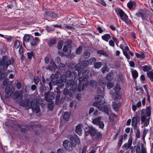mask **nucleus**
Here are the masks:
<instances>
[{"instance_id":"51","label":"nucleus","mask_w":153,"mask_h":153,"mask_svg":"<svg viewBox=\"0 0 153 153\" xmlns=\"http://www.w3.org/2000/svg\"><path fill=\"white\" fill-rule=\"evenodd\" d=\"M72 42V41L71 40H68L66 41L65 42V45L67 46L68 47V46H69L70 44H71Z\"/></svg>"},{"instance_id":"45","label":"nucleus","mask_w":153,"mask_h":153,"mask_svg":"<svg viewBox=\"0 0 153 153\" xmlns=\"http://www.w3.org/2000/svg\"><path fill=\"white\" fill-rule=\"evenodd\" d=\"M102 72L103 73H105L106 72H108V69L107 68V66H104L102 68Z\"/></svg>"},{"instance_id":"9","label":"nucleus","mask_w":153,"mask_h":153,"mask_svg":"<svg viewBox=\"0 0 153 153\" xmlns=\"http://www.w3.org/2000/svg\"><path fill=\"white\" fill-rule=\"evenodd\" d=\"M114 89L115 91V92L111 94L112 97L114 100L120 99L121 96L119 94V91L120 90L119 85L117 84L116 85Z\"/></svg>"},{"instance_id":"31","label":"nucleus","mask_w":153,"mask_h":153,"mask_svg":"<svg viewBox=\"0 0 153 153\" xmlns=\"http://www.w3.org/2000/svg\"><path fill=\"white\" fill-rule=\"evenodd\" d=\"M132 76L134 78H136L138 76L137 72L135 70H132L131 71Z\"/></svg>"},{"instance_id":"58","label":"nucleus","mask_w":153,"mask_h":153,"mask_svg":"<svg viewBox=\"0 0 153 153\" xmlns=\"http://www.w3.org/2000/svg\"><path fill=\"white\" fill-rule=\"evenodd\" d=\"M109 45L112 47H114V43L113 41L110 40L109 42Z\"/></svg>"},{"instance_id":"36","label":"nucleus","mask_w":153,"mask_h":153,"mask_svg":"<svg viewBox=\"0 0 153 153\" xmlns=\"http://www.w3.org/2000/svg\"><path fill=\"white\" fill-rule=\"evenodd\" d=\"M82 47L81 46H79L76 50V54H79L82 52Z\"/></svg>"},{"instance_id":"62","label":"nucleus","mask_w":153,"mask_h":153,"mask_svg":"<svg viewBox=\"0 0 153 153\" xmlns=\"http://www.w3.org/2000/svg\"><path fill=\"white\" fill-rule=\"evenodd\" d=\"M3 85L4 86H6L8 83V80L7 79H5L3 82Z\"/></svg>"},{"instance_id":"7","label":"nucleus","mask_w":153,"mask_h":153,"mask_svg":"<svg viewBox=\"0 0 153 153\" xmlns=\"http://www.w3.org/2000/svg\"><path fill=\"white\" fill-rule=\"evenodd\" d=\"M94 105L96 106L99 110L105 112L109 116L110 121L111 122L114 121V117H115L116 116L115 115L110 111H109L108 108L106 106H103L102 108L99 106L96 103H94Z\"/></svg>"},{"instance_id":"34","label":"nucleus","mask_w":153,"mask_h":153,"mask_svg":"<svg viewBox=\"0 0 153 153\" xmlns=\"http://www.w3.org/2000/svg\"><path fill=\"white\" fill-rule=\"evenodd\" d=\"M70 115V114L68 112H65L63 115V118L66 120H68L69 116Z\"/></svg>"},{"instance_id":"19","label":"nucleus","mask_w":153,"mask_h":153,"mask_svg":"<svg viewBox=\"0 0 153 153\" xmlns=\"http://www.w3.org/2000/svg\"><path fill=\"white\" fill-rule=\"evenodd\" d=\"M127 6L130 9H134L136 6V3L134 1H130L127 4Z\"/></svg>"},{"instance_id":"4","label":"nucleus","mask_w":153,"mask_h":153,"mask_svg":"<svg viewBox=\"0 0 153 153\" xmlns=\"http://www.w3.org/2000/svg\"><path fill=\"white\" fill-rule=\"evenodd\" d=\"M63 76H61L60 79L58 80V77L57 74H52L51 77V82L49 83L50 87L51 88L52 85H56L59 87L61 88L63 86L64 83L66 81V79L63 78Z\"/></svg>"},{"instance_id":"10","label":"nucleus","mask_w":153,"mask_h":153,"mask_svg":"<svg viewBox=\"0 0 153 153\" xmlns=\"http://www.w3.org/2000/svg\"><path fill=\"white\" fill-rule=\"evenodd\" d=\"M95 100L97 101V102H95L94 103L93 105L94 106H95L94 105V104L95 103H96L99 106L102 108L103 106H100V105L103 104L105 102V99L103 97L100 95H98L95 97Z\"/></svg>"},{"instance_id":"38","label":"nucleus","mask_w":153,"mask_h":153,"mask_svg":"<svg viewBox=\"0 0 153 153\" xmlns=\"http://www.w3.org/2000/svg\"><path fill=\"white\" fill-rule=\"evenodd\" d=\"M32 109L33 111L36 113H38L39 112L40 110L39 107L37 105H36L34 108L33 107Z\"/></svg>"},{"instance_id":"50","label":"nucleus","mask_w":153,"mask_h":153,"mask_svg":"<svg viewBox=\"0 0 153 153\" xmlns=\"http://www.w3.org/2000/svg\"><path fill=\"white\" fill-rule=\"evenodd\" d=\"M34 80L35 84L37 85L38 83L39 82V79L38 77L35 76L34 78Z\"/></svg>"},{"instance_id":"5","label":"nucleus","mask_w":153,"mask_h":153,"mask_svg":"<svg viewBox=\"0 0 153 153\" xmlns=\"http://www.w3.org/2000/svg\"><path fill=\"white\" fill-rule=\"evenodd\" d=\"M14 62V60L13 57L9 59L6 56H3L2 58L0 57V66H3V69L4 70H6L9 65H13Z\"/></svg>"},{"instance_id":"49","label":"nucleus","mask_w":153,"mask_h":153,"mask_svg":"<svg viewBox=\"0 0 153 153\" xmlns=\"http://www.w3.org/2000/svg\"><path fill=\"white\" fill-rule=\"evenodd\" d=\"M136 136L137 138H139L140 137V131L139 129H137Z\"/></svg>"},{"instance_id":"43","label":"nucleus","mask_w":153,"mask_h":153,"mask_svg":"<svg viewBox=\"0 0 153 153\" xmlns=\"http://www.w3.org/2000/svg\"><path fill=\"white\" fill-rule=\"evenodd\" d=\"M83 55L85 58H87L90 56V53L88 52L85 51L84 52Z\"/></svg>"},{"instance_id":"28","label":"nucleus","mask_w":153,"mask_h":153,"mask_svg":"<svg viewBox=\"0 0 153 153\" xmlns=\"http://www.w3.org/2000/svg\"><path fill=\"white\" fill-rule=\"evenodd\" d=\"M147 74L151 81L153 82V73L152 71L147 72Z\"/></svg>"},{"instance_id":"3","label":"nucleus","mask_w":153,"mask_h":153,"mask_svg":"<svg viewBox=\"0 0 153 153\" xmlns=\"http://www.w3.org/2000/svg\"><path fill=\"white\" fill-rule=\"evenodd\" d=\"M80 141L79 138L76 136L75 139L73 136H71L70 142L69 143L68 140H64L62 144L63 146L65 149L69 152L71 151L73 149V147L76 146V144H79Z\"/></svg>"},{"instance_id":"59","label":"nucleus","mask_w":153,"mask_h":153,"mask_svg":"<svg viewBox=\"0 0 153 153\" xmlns=\"http://www.w3.org/2000/svg\"><path fill=\"white\" fill-rule=\"evenodd\" d=\"M131 146V145L128 144V143H125L124 145V147L126 149H128L129 148H130Z\"/></svg>"},{"instance_id":"26","label":"nucleus","mask_w":153,"mask_h":153,"mask_svg":"<svg viewBox=\"0 0 153 153\" xmlns=\"http://www.w3.org/2000/svg\"><path fill=\"white\" fill-rule=\"evenodd\" d=\"M120 105V104L119 103H117L115 102H114L112 104L113 109L117 111H118L119 107Z\"/></svg>"},{"instance_id":"41","label":"nucleus","mask_w":153,"mask_h":153,"mask_svg":"<svg viewBox=\"0 0 153 153\" xmlns=\"http://www.w3.org/2000/svg\"><path fill=\"white\" fill-rule=\"evenodd\" d=\"M148 132V130L146 128H144L143 132V138L144 139L145 137Z\"/></svg>"},{"instance_id":"13","label":"nucleus","mask_w":153,"mask_h":153,"mask_svg":"<svg viewBox=\"0 0 153 153\" xmlns=\"http://www.w3.org/2000/svg\"><path fill=\"white\" fill-rule=\"evenodd\" d=\"M14 89H11L10 87H7L5 89V92L6 94V97L8 98L10 97L14 91Z\"/></svg>"},{"instance_id":"61","label":"nucleus","mask_w":153,"mask_h":153,"mask_svg":"<svg viewBox=\"0 0 153 153\" xmlns=\"http://www.w3.org/2000/svg\"><path fill=\"white\" fill-rule=\"evenodd\" d=\"M99 2L104 6H105L106 5V3L103 0H99Z\"/></svg>"},{"instance_id":"12","label":"nucleus","mask_w":153,"mask_h":153,"mask_svg":"<svg viewBox=\"0 0 153 153\" xmlns=\"http://www.w3.org/2000/svg\"><path fill=\"white\" fill-rule=\"evenodd\" d=\"M44 95L45 100L48 102L50 101L51 100L53 99L54 97V94L52 92L45 93Z\"/></svg>"},{"instance_id":"39","label":"nucleus","mask_w":153,"mask_h":153,"mask_svg":"<svg viewBox=\"0 0 153 153\" xmlns=\"http://www.w3.org/2000/svg\"><path fill=\"white\" fill-rule=\"evenodd\" d=\"M56 43V40L54 39H52L50 40L48 44L51 46H52Z\"/></svg>"},{"instance_id":"40","label":"nucleus","mask_w":153,"mask_h":153,"mask_svg":"<svg viewBox=\"0 0 153 153\" xmlns=\"http://www.w3.org/2000/svg\"><path fill=\"white\" fill-rule=\"evenodd\" d=\"M30 44L32 46H35L37 44V42L33 38H31L30 39Z\"/></svg>"},{"instance_id":"60","label":"nucleus","mask_w":153,"mask_h":153,"mask_svg":"<svg viewBox=\"0 0 153 153\" xmlns=\"http://www.w3.org/2000/svg\"><path fill=\"white\" fill-rule=\"evenodd\" d=\"M16 86L17 88L18 89H19L21 88V84L20 82H18L16 85Z\"/></svg>"},{"instance_id":"6","label":"nucleus","mask_w":153,"mask_h":153,"mask_svg":"<svg viewBox=\"0 0 153 153\" xmlns=\"http://www.w3.org/2000/svg\"><path fill=\"white\" fill-rule=\"evenodd\" d=\"M115 11L118 15H119L121 19L127 24L130 25L132 23V21L128 18V16L121 8L116 7Z\"/></svg>"},{"instance_id":"46","label":"nucleus","mask_w":153,"mask_h":153,"mask_svg":"<svg viewBox=\"0 0 153 153\" xmlns=\"http://www.w3.org/2000/svg\"><path fill=\"white\" fill-rule=\"evenodd\" d=\"M63 42L62 41H60L59 42L58 45H57V48L59 49H61L62 48L63 45Z\"/></svg>"},{"instance_id":"14","label":"nucleus","mask_w":153,"mask_h":153,"mask_svg":"<svg viewBox=\"0 0 153 153\" xmlns=\"http://www.w3.org/2000/svg\"><path fill=\"white\" fill-rule=\"evenodd\" d=\"M74 83V81L73 79H70L67 81L66 84V86L68 88L71 85H72V88H74V89L73 90V91H74L76 89V85H73V84Z\"/></svg>"},{"instance_id":"53","label":"nucleus","mask_w":153,"mask_h":153,"mask_svg":"<svg viewBox=\"0 0 153 153\" xmlns=\"http://www.w3.org/2000/svg\"><path fill=\"white\" fill-rule=\"evenodd\" d=\"M123 53L128 59H130V57L126 51H123Z\"/></svg>"},{"instance_id":"48","label":"nucleus","mask_w":153,"mask_h":153,"mask_svg":"<svg viewBox=\"0 0 153 153\" xmlns=\"http://www.w3.org/2000/svg\"><path fill=\"white\" fill-rule=\"evenodd\" d=\"M96 84V82L94 80H91L90 81V85L92 87L95 86Z\"/></svg>"},{"instance_id":"11","label":"nucleus","mask_w":153,"mask_h":153,"mask_svg":"<svg viewBox=\"0 0 153 153\" xmlns=\"http://www.w3.org/2000/svg\"><path fill=\"white\" fill-rule=\"evenodd\" d=\"M87 132L91 137H94L95 135L97 130L96 128L92 126H88L87 128Z\"/></svg>"},{"instance_id":"44","label":"nucleus","mask_w":153,"mask_h":153,"mask_svg":"<svg viewBox=\"0 0 153 153\" xmlns=\"http://www.w3.org/2000/svg\"><path fill=\"white\" fill-rule=\"evenodd\" d=\"M123 135H121L119 138L118 142V145L119 146H120L123 143Z\"/></svg>"},{"instance_id":"25","label":"nucleus","mask_w":153,"mask_h":153,"mask_svg":"<svg viewBox=\"0 0 153 153\" xmlns=\"http://www.w3.org/2000/svg\"><path fill=\"white\" fill-rule=\"evenodd\" d=\"M102 39L108 42L111 38V36L109 34H105L102 36Z\"/></svg>"},{"instance_id":"35","label":"nucleus","mask_w":153,"mask_h":153,"mask_svg":"<svg viewBox=\"0 0 153 153\" xmlns=\"http://www.w3.org/2000/svg\"><path fill=\"white\" fill-rule=\"evenodd\" d=\"M14 46L16 48H19L20 46V43L19 42L18 40H16L15 41Z\"/></svg>"},{"instance_id":"22","label":"nucleus","mask_w":153,"mask_h":153,"mask_svg":"<svg viewBox=\"0 0 153 153\" xmlns=\"http://www.w3.org/2000/svg\"><path fill=\"white\" fill-rule=\"evenodd\" d=\"M141 105V101H139L137 103L136 105L133 104L132 105V108L133 111H135L137 109V108H139Z\"/></svg>"},{"instance_id":"56","label":"nucleus","mask_w":153,"mask_h":153,"mask_svg":"<svg viewBox=\"0 0 153 153\" xmlns=\"http://www.w3.org/2000/svg\"><path fill=\"white\" fill-rule=\"evenodd\" d=\"M28 57L29 59H31L33 56V52L31 51L30 52H28L27 53Z\"/></svg>"},{"instance_id":"64","label":"nucleus","mask_w":153,"mask_h":153,"mask_svg":"<svg viewBox=\"0 0 153 153\" xmlns=\"http://www.w3.org/2000/svg\"><path fill=\"white\" fill-rule=\"evenodd\" d=\"M48 108L50 110H52L53 108V105L52 104H49L48 105Z\"/></svg>"},{"instance_id":"32","label":"nucleus","mask_w":153,"mask_h":153,"mask_svg":"<svg viewBox=\"0 0 153 153\" xmlns=\"http://www.w3.org/2000/svg\"><path fill=\"white\" fill-rule=\"evenodd\" d=\"M102 65V63L100 62L95 63L94 65L95 68L98 69L100 68Z\"/></svg>"},{"instance_id":"42","label":"nucleus","mask_w":153,"mask_h":153,"mask_svg":"<svg viewBox=\"0 0 153 153\" xmlns=\"http://www.w3.org/2000/svg\"><path fill=\"white\" fill-rule=\"evenodd\" d=\"M59 69L60 70H65V65L64 64L60 63L58 65Z\"/></svg>"},{"instance_id":"30","label":"nucleus","mask_w":153,"mask_h":153,"mask_svg":"<svg viewBox=\"0 0 153 153\" xmlns=\"http://www.w3.org/2000/svg\"><path fill=\"white\" fill-rule=\"evenodd\" d=\"M71 72L69 70H67L66 72L65 76L63 75L64 76V77L62 79H63V78H65L66 79V78H68L71 76Z\"/></svg>"},{"instance_id":"63","label":"nucleus","mask_w":153,"mask_h":153,"mask_svg":"<svg viewBox=\"0 0 153 153\" xmlns=\"http://www.w3.org/2000/svg\"><path fill=\"white\" fill-rule=\"evenodd\" d=\"M129 63L131 67H135L134 63L133 61H129Z\"/></svg>"},{"instance_id":"8","label":"nucleus","mask_w":153,"mask_h":153,"mask_svg":"<svg viewBox=\"0 0 153 153\" xmlns=\"http://www.w3.org/2000/svg\"><path fill=\"white\" fill-rule=\"evenodd\" d=\"M79 83L78 86V90L79 92H81L83 89L84 87H86L88 85V82H86L85 83V85H84L85 81H87L88 78V76L87 75L83 76L82 77H79Z\"/></svg>"},{"instance_id":"27","label":"nucleus","mask_w":153,"mask_h":153,"mask_svg":"<svg viewBox=\"0 0 153 153\" xmlns=\"http://www.w3.org/2000/svg\"><path fill=\"white\" fill-rule=\"evenodd\" d=\"M99 84L102 86L103 90H104V88L105 87L106 83L105 80L103 79H100L99 81Z\"/></svg>"},{"instance_id":"52","label":"nucleus","mask_w":153,"mask_h":153,"mask_svg":"<svg viewBox=\"0 0 153 153\" xmlns=\"http://www.w3.org/2000/svg\"><path fill=\"white\" fill-rule=\"evenodd\" d=\"M141 153H146V150L143 144H141Z\"/></svg>"},{"instance_id":"17","label":"nucleus","mask_w":153,"mask_h":153,"mask_svg":"<svg viewBox=\"0 0 153 153\" xmlns=\"http://www.w3.org/2000/svg\"><path fill=\"white\" fill-rule=\"evenodd\" d=\"M56 68L57 66L54 61H51L49 65L47 67L46 69L52 71L53 69H55Z\"/></svg>"},{"instance_id":"23","label":"nucleus","mask_w":153,"mask_h":153,"mask_svg":"<svg viewBox=\"0 0 153 153\" xmlns=\"http://www.w3.org/2000/svg\"><path fill=\"white\" fill-rule=\"evenodd\" d=\"M102 118L100 117L95 118L92 119V123L95 125H97L99 122L101 120Z\"/></svg>"},{"instance_id":"54","label":"nucleus","mask_w":153,"mask_h":153,"mask_svg":"<svg viewBox=\"0 0 153 153\" xmlns=\"http://www.w3.org/2000/svg\"><path fill=\"white\" fill-rule=\"evenodd\" d=\"M113 86V83L111 82H108L107 85V88L108 89H109L112 88Z\"/></svg>"},{"instance_id":"57","label":"nucleus","mask_w":153,"mask_h":153,"mask_svg":"<svg viewBox=\"0 0 153 153\" xmlns=\"http://www.w3.org/2000/svg\"><path fill=\"white\" fill-rule=\"evenodd\" d=\"M65 150L63 149H59L57 150V153H65Z\"/></svg>"},{"instance_id":"1","label":"nucleus","mask_w":153,"mask_h":153,"mask_svg":"<svg viewBox=\"0 0 153 153\" xmlns=\"http://www.w3.org/2000/svg\"><path fill=\"white\" fill-rule=\"evenodd\" d=\"M140 114L141 123H143L144 126H147L149 124L151 115V107L150 106L147 107L146 109H142L140 111H138L137 114Z\"/></svg>"},{"instance_id":"2","label":"nucleus","mask_w":153,"mask_h":153,"mask_svg":"<svg viewBox=\"0 0 153 153\" xmlns=\"http://www.w3.org/2000/svg\"><path fill=\"white\" fill-rule=\"evenodd\" d=\"M22 93L21 91H16L12 95V99L15 100L17 102L20 103V105L25 106L27 109L30 108L32 107V102H29L28 100H26L24 102H22Z\"/></svg>"},{"instance_id":"21","label":"nucleus","mask_w":153,"mask_h":153,"mask_svg":"<svg viewBox=\"0 0 153 153\" xmlns=\"http://www.w3.org/2000/svg\"><path fill=\"white\" fill-rule=\"evenodd\" d=\"M96 59L94 57L90 58L89 60H86L85 61V63H88L89 65H92L94 64L96 62Z\"/></svg>"},{"instance_id":"20","label":"nucleus","mask_w":153,"mask_h":153,"mask_svg":"<svg viewBox=\"0 0 153 153\" xmlns=\"http://www.w3.org/2000/svg\"><path fill=\"white\" fill-rule=\"evenodd\" d=\"M138 116L137 114L136 115V117H134L132 121V125L134 127V128L135 129L137 127V117H138Z\"/></svg>"},{"instance_id":"18","label":"nucleus","mask_w":153,"mask_h":153,"mask_svg":"<svg viewBox=\"0 0 153 153\" xmlns=\"http://www.w3.org/2000/svg\"><path fill=\"white\" fill-rule=\"evenodd\" d=\"M64 54L65 56H67L69 55L71 52V50L68 49V47L66 46H64L63 48Z\"/></svg>"},{"instance_id":"47","label":"nucleus","mask_w":153,"mask_h":153,"mask_svg":"<svg viewBox=\"0 0 153 153\" xmlns=\"http://www.w3.org/2000/svg\"><path fill=\"white\" fill-rule=\"evenodd\" d=\"M119 77L120 81L123 82H124L125 81L124 79L123 76V74H120L119 75Z\"/></svg>"},{"instance_id":"33","label":"nucleus","mask_w":153,"mask_h":153,"mask_svg":"<svg viewBox=\"0 0 153 153\" xmlns=\"http://www.w3.org/2000/svg\"><path fill=\"white\" fill-rule=\"evenodd\" d=\"M30 36L27 34H25L23 38L24 41L26 42H28L29 40L30 39Z\"/></svg>"},{"instance_id":"16","label":"nucleus","mask_w":153,"mask_h":153,"mask_svg":"<svg viewBox=\"0 0 153 153\" xmlns=\"http://www.w3.org/2000/svg\"><path fill=\"white\" fill-rule=\"evenodd\" d=\"M136 15L138 17H141L143 19L147 16L146 13L144 11H140L137 12Z\"/></svg>"},{"instance_id":"55","label":"nucleus","mask_w":153,"mask_h":153,"mask_svg":"<svg viewBox=\"0 0 153 153\" xmlns=\"http://www.w3.org/2000/svg\"><path fill=\"white\" fill-rule=\"evenodd\" d=\"M139 146H137L136 147V152L137 153H141V149Z\"/></svg>"},{"instance_id":"24","label":"nucleus","mask_w":153,"mask_h":153,"mask_svg":"<svg viewBox=\"0 0 153 153\" xmlns=\"http://www.w3.org/2000/svg\"><path fill=\"white\" fill-rule=\"evenodd\" d=\"M141 68L142 69L143 71H146L147 72L152 71V69L151 66L145 65L144 66L141 67Z\"/></svg>"},{"instance_id":"29","label":"nucleus","mask_w":153,"mask_h":153,"mask_svg":"<svg viewBox=\"0 0 153 153\" xmlns=\"http://www.w3.org/2000/svg\"><path fill=\"white\" fill-rule=\"evenodd\" d=\"M135 54L136 57L138 58H140L141 59H143L145 56L144 53H135Z\"/></svg>"},{"instance_id":"15","label":"nucleus","mask_w":153,"mask_h":153,"mask_svg":"<svg viewBox=\"0 0 153 153\" xmlns=\"http://www.w3.org/2000/svg\"><path fill=\"white\" fill-rule=\"evenodd\" d=\"M82 125L81 124H79L76 126L75 131L79 135H81L82 133Z\"/></svg>"},{"instance_id":"37","label":"nucleus","mask_w":153,"mask_h":153,"mask_svg":"<svg viewBox=\"0 0 153 153\" xmlns=\"http://www.w3.org/2000/svg\"><path fill=\"white\" fill-rule=\"evenodd\" d=\"M99 126V128L101 129H103L104 126V123L101 120L99 122L97 125Z\"/></svg>"}]
</instances>
